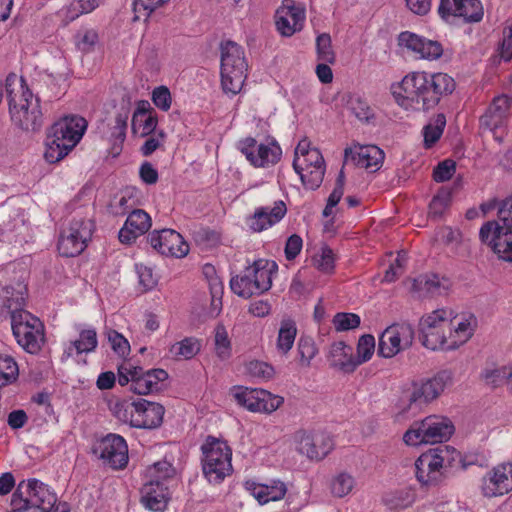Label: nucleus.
I'll return each instance as SVG.
<instances>
[{
  "mask_svg": "<svg viewBox=\"0 0 512 512\" xmlns=\"http://www.w3.org/2000/svg\"><path fill=\"white\" fill-rule=\"evenodd\" d=\"M456 87L454 79L446 73L411 72L392 86L396 102L406 110L427 111L434 108L442 97L450 95Z\"/></svg>",
  "mask_w": 512,
  "mask_h": 512,
  "instance_id": "f257e3e1",
  "label": "nucleus"
},
{
  "mask_svg": "<svg viewBox=\"0 0 512 512\" xmlns=\"http://www.w3.org/2000/svg\"><path fill=\"white\" fill-rule=\"evenodd\" d=\"M453 312L437 309L423 316L419 322L420 340L430 350L452 351L465 344L474 333L469 320L454 323Z\"/></svg>",
  "mask_w": 512,
  "mask_h": 512,
  "instance_id": "f03ea898",
  "label": "nucleus"
},
{
  "mask_svg": "<svg viewBox=\"0 0 512 512\" xmlns=\"http://www.w3.org/2000/svg\"><path fill=\"white\" fill-rule=\"evenodd\" d=\"M4 92L12 123L23 131L39 130L43 125L40 100L33 95L24 78L10 73L5 79Z\"/></svg>",
  "mask_w": 512,
  "mask_h": 512,
  "instance_id": "7ed1b4c3",
  "label": "nucleus"
},
{
  "mask_svg": "<svg viewBox=\"0 0 512 512\" xmlns=\"http://www.w3.org/2000/svg\"><path fill=\"white\" fill-rule=\"evenodd\" d=\"M175 470L168 461H159L149 466L145 472V482L141 488V503L153 512L166 509L169 497L167 482Z\"/></svg>",
  "mask_w": 512,
  "mask_h": 512,
  "instance_id": "20e7f679",
  "label": "nucleus"
},
{
  "mask_svg": "<svg viewBox=\"0 0 512 512\" xmlns=\"http://www.w3.org/2000/svg\"><path fill=\"white\" fill-rule=\"evenodd\" d=\"M277 271L274 261L258 260L230 280L231 290L242 298H250L268 291L272 286V274Z\"/></svg>",
  "mask_w": 512,
  "mask_h": 512,
  "instance_id": "39448f33",
  "label": "nucleus"
},
{
  "mask_svg": "<svg viewBox=\"0 0 512 512\" xmlns=\"http://www.w3.org/2000/svg\"><path fill=\"white\" fill-rule=\"evenodd\" d=\"M453 372L448 369L437 372L433 377L416 381L404 391L401 402L404 410H421L436 400L452 383Z\"/></svg>",
  "mask_w": 512,
  "mask_h": 512,
  "instance_id": "423d86ee",
  "label": "nucleus"
},
{
  "mask_svg": "<svg viewBox=\"0 0 512 512\" xmlns=\"http://www.w3.org/2000/svg\"><path fill=\"white\" fill-rule=\"evenodd\" d=\"M244 51L237 43L227 41L221 45V85L226 94H238L247 77Z\"/></svg>",
  "mask_w": 512,
  "mask_h": 512,
  "instance_id": "0eeeda50",
  "label": "nucleus"
},
{
  "mask_svg": "<svg viewBox=\"0 0 512 512\" xmlns=\"http://www.w3.org/2000/svg\"><path fill=\"white\" fill-rule=\"evenodd\" d=\"M202 471L212 484L221 483L233 471L232 450L225 441L209 436L201 447Z\"/></svg>",
  "mask_w": 512,
  "mask_h": 512,
  "instance_id": "6e6552de",
  "label": "nucleus"
},
{
  "mask_svg": "<svg viewBox=\"0 0 512 512\" xmlns=\"http://www.w3.org/2000/svg\"><path fill=\"white\" fill-rule=\"evenodd\" d=\"M454 432L450 419L430 415L421 421H415L403 435V441L409 446L435 444L447 441Z\"/></svg>",
  "mask_w": 512,
  "mask_h": 512,
  "instance_id": "1a4fd4ad",
  "label": "nucleus"
},
{
  "mask_svg": "<svg viewBox=\"0 0 512 512\" xmlns=\"http://www.w3.org/2000/svg\"><path fill=\"white\" fill-rule=\"evenodd\" d=\"M94 230V223L90 219L74 218L68 227L61 231L58 240V251L64 257L80 255L87 247Z\"/></svg>",
  "mask_w": 512,
  "mask_h": 512,
  "instance_id": "9d476101",
  "label": "nucleus"
},
{
  "mask_svg": "<svg viewBox=\"0 0 512 512\" xmlns=\"http://www.w3.org/2000/svg\"><path fill=\"white\" fill-rule=\"evenodd\" d=\"M13 335L17 343L28 353H38L44 342V325L31 313H21L11 321Z\"/></svg>",
  "mask_w": 512,
  "mask_h": 512,
  "instance_id": "9b49d317",
  "label": "nucleus"
},
{
  "mask_svg": "<svg viewBox=\"0 0 512 512\" xmlns=\"http://www.w3.org/2000/svg\"><path fill=\"white\" fill-rule=\"evenodd\" d=\"M448 446L430 449L421 454L415 462V475L422 485H435L443 478L445 468L450 464Z\"/></svg>",
  "mask_w": 512,
  "mask_h": 512,
  "instance_id": "f8f14e48",
  "label": "nucleus"
},
{
  "mask_svg": "<svg viewBox=\"0 0 512 512\" xmlns=\"http://www.w3.org/2000/svg\"><path fill=\"white\" fill-rule=\"evenodd\" d=\"M238 148L250 164L257 168L275 165L282 155L281 147L273 138L258 143L256 139L247 137L239 141Z\"/></svg>",
  "mask_w": 512,
  "mask_h": 512,
  "instance_id": "ddd939ff",
  "label": "nucleus"
},
{
  "mask_svg": "<svg viewBox=\"0 0 512 512\" xmlns=\"http://www.w3.org/2000/svg\"><path fill=\"white\" fill-rule=\"evenodd\" d=\"M231 396L238 405L251 412L272 413L283 403L281 396L274 395L264 389H249L244 387H233Z\"/></svg>",
  "mask_w": 512,
  "mask_h": 512,
  "instance_id": "4468645a",
  "label": "nucleus"
},
{
  "mask_svg": "<svg viewBox=\"0 0 512 512\" xmlns=\"http://www.w3.org/2000/svg\"><path fill=\"white\" fill-rule=\"evenodd\" d=\"M414 340V329L408 323L387 327L379 337L377 353L383 358H392L409 348Z\"/></svg>",
  "mask_w": 512,
  "mask_h": 512,
  "instance_id": "2eb2a0df",
  "label": "nucleus"
},
{
  "mask_svg": "<svg viewBox=\"0 0 512 512\" xmlns=\"http://www.w3.org/2000/svg\"><path fill=\"white\" fill-rule=\"evenodd\" d=\"M95 455L114 470L123 469L128 464V445L126 440L114 433H109L96 442Z\"/></svg>",
  "mask_w": 512,
  "mask_h": 512,
  "instance_id": "dca6fc26",
  "label": "nucleus"
},
{
  "mask_svg": "<svg viewBox=\"0 0 512 512\" xmlns=\"http://www.w3.org/2000/svg\"><path fill=\"white\" fill-rule=\"evenodd\" d=\"M438 14L447 23H474L482 20L484 11L480 0H440Z\"/></svg>",
  "mask_w": 512,
  "mask_h": 512,
  "instance_id": "f3484780",
  "label": "nucleus"
},
{
  "mask_svg": "<svg viewBox=\"0 0 512 512\" xmlns=\"http://www.w3.org/2000/svg\"><path fill=\"white\" fill-rule=\"evenodd\" d=\"M293 168L307 189L315 190L321 185L325 174V161L317 148L306 152L304 157H295Z\"/></svg>",
  "mask_w": 512,
  "mask_h": 512,
  "instance_id": "a211bd4d",
  "label": "nucleus"
},
{
  "mask_svg": "<svg viewBox=\"0 0 512 512\" xmlns=\"http://www.w3.org/2000/svg\"><path fill=\"white\" fill-rule=\"evenodd\" d=\"M148 241L154 250L165 256L182 258L189 252V245L173 229L155 230L149 234Z\"/></svg>",
  "mask_w": 512,
  "mask_h": 512,
  "instance_id": "6ab92c4d",
  "label": "nucleus"
},
{
  "mask_svg": "<svg viewBox=\"0 0 512 512\" xmlns=\"http://www.w3.org/2000/svg\"><path fill=\"white\" fill-rule=\"evenodd\" d=\"M512 490V463L495 466L482 478L481 491L487 498L503 496Z\"/></svg>",
  "mask_w": 512,
  "mask_h": 512,
  "instance_id": "aec40b11",
  "label": "nucleus"
},
{
  "mask_svg": "<svg viewBox=\"0 0 512 512\" xmlns=\"http://www.w3.org/2000/svg\"><path fill=\"white\" fill-rule=\"evenodd\" d=\"M296 450L310 460L319 461L333 448L332 439L324 433L299 431L295 435Z\"/></svg>",
  "mask_w": 512,
  "mask_h": 512,
  "instance_id": "412c9836",
  "label": "nucleus"
},
{
  "mask_svg": "<svg viewBox=\"0 0 512 512\" xmlns=\"http://www.w3.org/2000/svg\"><path fill=\"white\" fill-rule=\"evenodd\" d=\"M479 236L482 242L491 244L500 259L512 262V229H500L494 222H486Z\"/></svg>",
  "mask_w": 512,
  "mask_h": 512,
  "instance_id": "4be33fe9",
  "label": "nucleus"
},
{
  "mask_svg": "<svg viewBox=\"0 0 512 512\" xmlns=\"http://www.w3.org/2000/svg\"><path fill=\"white\" fill-rule=\"evenodd\" d=\"M87 129V121L78 115L65 116L54 123L50 134L60 142H64L68 148L73 149L82 139Z\"/></svg>",
  "mask_w": 512,
  "mask_h": 512,
  "instance_id": "5701e85b",
  "label": "nucleus"
},
{
  "mask_svg": "<svg viewBox=\"0 0 512 512\" xmlns=\"http://www.w3.org/2000/svg\"><path fill=\"white\" fill-rule=\"evenodd\" d=\"M305 21V9L295 5L292 0H284L276 11V27L281 35L289 37L302 30Z\"/></svg>",
  "mask_w": 512,
  "mask_h": 512,
  "instance_id": "b1692460",
  "label": "nucleus"
},
{
  "mask_svg": "<svg viewBox=\"0 0 512 512\" xmlns=\"http://www.w3.org/2000/svg\"><path fill=\"white\" fill-rule=\"evenodd\" d=\"M398 41L400 46L406 47L422 59L437 60L443 55V46L439 41L409 31L400 33Z\"/></svg>",
  "mask_w": 512,
  "mask_h": 512,
  "instance_id": "393cba45",
  "label": "nucleus"
},
{
  "mask_svg": "<svg viewBox=\"0 0 512 512\" xmlns=\"http://www.w3.org/2000/svg\"><path fill=\"white\" fill-rule=\"evenodd\" d=\"M384 160V152L375 145L354 144L344 151L345 163L352 162L354 165L376 171Z\"/></svg>",
  "mask_w": 512,
  "mask_h": 512,
  "instance_id": "a878e982",
  "label": "nucleus"
},
{
  "mask_svg": "<svg viewBox=\"0 0 512 512\" xmlns=\"http://www.w3.org/2000/svg\"><path fill=\"white\" fill-rule=\"evenodd\" d=\"M133 384L130 390L135 394L147 395L161 389V383L168 378V373L163 369H150L145 371L138 367L134 371Z\"/></svg>",
  "mask_w": 512,
  "mask_h": 512,
  "instance_id": "bb28decb",
  "label": "nucleus"
},
{
  "mask_svg": "<svg viewBox=\"0 0 512 512\" xmlns=\"http://www.w3.org/2000/svg\"><path fill=\"white\" fill-rule=\"evenodd\" d=\"M245 489L258 501L260 505L271 501H279L287 493L286 484L280 480H270L267 483H257L253 480L245 482Z\"/></svg>",
  "mask_w": 512,
  "mask_h": 512,
  "instance_id": "cd10ccee",
  "label": "nucleus"
},
{
  "mask_svg": "<svg viewBox=\"0 0 512 512\" xmlns=\"http://www.w3.org/2000/svg\"><path fill=\"white\" fill-rule=\"evenodd\" d=\"M150 227L151 218L149 214L142 209L133 210L119 231V240L121 243L131 244L139 236L146 233Z\"/></svg>",
  "mask_w": 512,
  "mask_h": 512,
  "instance_id": "c85d7f7f",
  "label": "nucleus"
},
{
  "mask_svg": "<svg viewBox=\"0 0 512 512\" xmlns=\"http://www.w3.org/2000/svg\"><path fill=\"white\" fill-rule=\"evenodd\" d=\"M287 208L283 201H276L273 207H260L248 219V225L254 232H261L278 223L286 214Z\"/></svg>",
  "mask_w": 512,
  "mask_h": 512,
  "instance_id": "c756f323",
  "label": "nucleus"
},
{
  "mask_svg": "<svg viewBox=\"0 0 512 512\" xmlns=\"http://www.w3.org/2000/svg\"><path fill=\"white\" fill-rule=\"evenodd\" d=\"M165 408L159 403L145 399L137 401L136 428L154 429L163 422Z\"/></svg>",
  "mask_w": 512,
  "mask_h": 512,
  "instance_id": "7c9ffc66",
  "label": "nucleus"
},
{
  "mask_svg": "<svg viewBox=\"0 0 512 512\" xmlns=\"http://www.w3.org/2000/svg\"><path fill=\"white\" fill-rule=\"evenodd\" d=\"M511 107V98L507 95L495 97L487 108L485 114L481 117V125L493 131L501 127L509 114Z\"/></svg>",
  "mask_w": 512,
  "mask_h": 512,
  "instance_id": "2f4dec72",
  "label": "nucleus"
},
{
  "mask_svg": "<svg viewBox=\"0 0 512 512\" xmlns=\"http://www.w3.org/2000/svg\"><path fill=\"white\" fill-rule=\"evenodd\" d=\"M29 484V502L31 508L41 512H51L57 502L56 494L49 487L37 479L26 480Z\"/></svg>",
  "mask_w": 512,
  "mask_h": 512,
  "instance_id": "473e14b6",
  "label": "nucleus"
},
{
  "mask_svg": "<svg viewBox=\"0 0 512 512\" xmlns=\"http://www.w3.org/2000/svg\"><path fill=\"white\" fill-rule=\"evenodd\" d=\"M329 362L332 367L338 368L344 373H352L357 369L352 348L341 341L331 345Z\"/></svg>",
  "mask_w": 512,
  "mask_h": 512,
  "instance_id": "72a5a7b5",
  "label": "nucleus"
},
{
  "mask_svg": "<svg viewBox=\"0 0 512 512\" xmlns=\"http://www.w3.org/2000/svg\"><path fill=\"white\" fill-rule=\"evenodd\" d=\"M26 294V287L21 284H18L17 287L7 286L3 289V304L10 313L11 321L17 314L29 313L24 309Z\"/></svg>",
  "mask_w": 512,
  "mask_h": 512,
  "instance_id": "f704fd0d",
  "label": "nucleus"
},
{
  "mask_svg": "<svg viewBox=\"0 0 512 512\" xmlns=\"http://www.w3.org/2000/svg\"><path fill=\"white\" fill-rule=\"evenodd\" d=\"M296 335V323L291 319H283L280 323L276 341V349L281 355H287L292 349Z\"/></svg>",
  "mask_w": 512,
  "mask_h": 512,
  "instance_id": "c9c22d12",
  "label": "nucleus"
},
{
  "mask_svg": "<svg viewBox=\"0 0 512 512\" xmlns=\"http://www.w3.org/2000/svg\"><path fill=\"white\" fill-rule=\"evenodd\" d=\"M98 344L97 333L94 329H84L80 332L79 338L71 341L67 348L68 355H71L74 349L77 354L89 353L96 349Z\"/></svg>",
  "mask_w": 512,
  "mask_h": 512,
  "instance_id": "e433bc0d",
  "label": "nucleus"
},
{
  "mask_svg": "<svg viewBox=\"0 0 512 512\" xmlns=\"http://www.w3.org/2000/svg\"><path fill=\"white\" fill-rule=\"evenodd\" d=\"M200 348L201 344L198 339L187 337L173 344L170 353L176 359H191L200 351Z\"/></svg>",
  "mask_w": 512,
  "mask_h": 512,
  "instance_id": "4c0bfd02",
  "label": "nucleus"
},
{
  "mask_svg": "<svg viewBox=\"0 0 512 512\" xmlns=\"http://www.w3.org/2000/svg\"><path fill=\"white\" fill-rule=\"evenodd\" d=\"M481 377L484 380L485 384L492 388L499 387L505 383L509 387L510 367H486L482 371Z\"/></svg>",
  "mask_w": 512,
  "mask_h": 512,
  "instance_id": "58836bf2",
  "label": "nucleus"
},
{
  "mask_svg": "<svg viewBox=\"0 0 512 512\" xmlns=\"http://www.w3.org/2000/svg\"><path fill=\"white\" fill-rule=\"evenodd\" d=\"M445 126L446 117L444 114L440 113L435 116L432 122L423 128L425 147H432L440 139Z\"/></svg>",
  "mask_w": 512,
  "mask_h": 512,
  "instance_id": "ea45409f",
  "label": "nucleus"
},
{
  "mask_svg": "<svg viewBox=\"0 0 512 512\" xmlns=\"http://www.w3.org/2000/svg\"><path fill=\"white\" fill-rule=\"evenodd\" d=\"M45 146L44 158L49 163H56L62 160L72 150L50 133L47 135Z\"/></svg>",
  "mask_w": 512,
  "mask_h": 512,
  "instance_id": "a19ab883",
  "label": "nucleus"
},
{
  "mask_svg": "<svg viewBox=\"0 0 512 512\" xmlns=\"http://www.w3.org/2000/svg\"><path fill=\"white\" fill-rule=\"evenodd\" d=\"M451 201L452 190L442 187L430 202L429 215L433 218H440L450 207Z\"/></svg>",
  "mask_w": 512,
  "mask_h": 512,
  "instance_id": "79ce46f5",
  "label": "nucleus"
},
{
  "mask_svg": "<svg viewBox=\"0 0 512 512\" xmlns=\"http://www.w3.org/2000/svg\"><path fill=\"white\" fill-rule=\"evenodd\" d=\"M19 375L18 365L8 355H0V388L17 380Z\"/></svg>",
  "mask_w": 512,
  "mask_h": 512,
  "instance_id": "37998d69",
  "label": "nucleus"
},
{
  "mask_svg": "<svg viewBox=\"0 0 512 512\" xmlns=\"http://www.w3.org/2000/svg\"><path fill=\"white\" fill-rule=\"evenodd\" d=\"M29 484L26 480L21 481L11 498V511L12 512H26L31 509L29 502Z\"/></svg>",
  "mask_w": 512,
  "mask_h": 512,
  "instance_id": "c03bdc74",
  "label": "nucleus"
},
{
  "mask_svg": "<svg viewBox=\"0 0 512 512\" xmlns=\"http://www.w3.org/2000/svg\"><path fill=\"white\" fill-rule=\"evenodd\" d=\"M214 345L217 356L227 359L231 355V342L227 330L223 324H218L214 329Z\"/></svg>",
  "mask_w": 512,
  "mask_h": 512,
  "instance_id": "a18cd8bd",
  "label": "nucleus"
},
{
  "mask_svg": "<svg viewBox=\"0 0 512 512\" xmlns=\"http://www.w3.org/2000/svg\"><path fill=\"white\" fill-rule=\"evenodd\" d=\"M357 355L354 356L357 367L369 361L375 351V338L371 334L362 335L357 343Z\"/></svg>",
  "mask_w": 512,
  "mask_h": 512,
  "instance_id": "49530a36",
  "label": "nucleus"
},
{
  "mask_svg": "<svg viewBox=\"0 0 512 512\" xmlns=\"http://www.w3.org/2000/svg\"><path fill=\"white\" fill-rule=\"evenodd\" d=\"M113 411L118 420L136 428L137 401L116 403Z\"/></svg>",
  "mask_w": 512,
  "mask_h": 512,
  "instance_id": "de8ad7c7",
  "label": "nucleus"
},
{
  "mask_svg": "<svg viewBox=\"0 0 512 512\" xmlns=\"http://www.w3.org/2000/svg\"><path fill=\"white\" fill-rule=\"evenodd\" d=\"M203 275L208 281L212 296V304L215 305L216 301L220 302V298L223 292V285L220 278L217 276L216 269L211 264H205L203 266Z\"/></svg>",
  "mask_w": 512,
  "mask_h": 512,
  "instance_id": "09e8293b",
  "label": "nucleus"
},
{
  "mask_svg": "<svg viewBox=\"0 0 512 512\" xmlns=\"http://www.w3.org/2000/svg\"><path fill=\"white\" fill-rule=\"evenodd\" d=\"M355 486L354 478L348 473H340L331 482V492L336 497L348 495Z\"/></svg>",
  "mask_w": 512,
  "mask_h": 512,
  "instance_id": "8fccbe9b",
  "label": "nucleus"
},
{
  "mask_svg": "<svg viewBox=\"0 0 512 512\" xmlns=\"http://www.w3.org/2000/svg\"><path fill=\"white\" fill-rule=\"evenodd\" d=\"M130 115V106L129 104H123L118 109L115 116V125L113 127L112 136L119 140L121 143L125 140L126 130H127V121Z\"/></svg>",
  "mask_w": 512,
  "mask_h": 512,
  "instance_id": "3c124183",
  "label": "nucleus"
},
{
  "mask_svg": "<svg viewBox=\"0 0 512 512\" xmlns=\"http://www.w3.org/2000/svg\"><path fill=\"white\" fill-rule=\"evenodd\" d=\"M332 323L337 332H343L358 328L361 319L355 313L339 312L334 315Z\"/></svg>",
  "mask_w": 512,
  "mask_h": 512,
  "instance_id": "603ef678",
  "label": "nucleus"
},
{
  "mask_svg": "<svg viewBox=\"0 0 512 512\" xmlns=\"http://www.w3.org/2000/svg\"><path fill=\"white\" fill-rule=\"evenodd\" d=\"M318 59L325 63H334L335 53L332 49L331 37L327 33L320 34L316 39Z\"/></svg>",
  "mask_w": 512,
  "mask_h": 512,
  "instance_id": "864d4df0",
  "label": "nucleus"
},
{
  "mask_svg": "<svg viewBox=\"0 0 512 512\" xmlns=\"http://www.w3.org/2000/svg\"><path fill=\"white\" fill-rule=\"evenodd\" d=\"M297 350L300 364L302 366L308 367L311 360L317 353V348L313 339L310 337H300L298 340Z\"/></svg>",
  "mask_w": 512,
  "mask_h": 512,
  "instance_id": "5fc2aeb1",
  "label": "nucleus"
},
{
  "mask_svg": "<svg viewBox=\"0 0 512 512\" xmlns=\"http://www.w3.org/2000/svg\"><path fill=\"white\" fill-rule=\"evenodd\" d=\"M247 372L260 380H269L274 375V368L266 362L252 360L246 365Z\"/></svg>",
  "mask_w": 512,
  "mask_h": 512,
  "instance_id": "6e6d98bb",
  "label": "nucleus"
},
{
  "mask_svg": "<svg viewBox=\"0 0 512 512\" xmlns=\"http://www.w3.org/2000/svg\"><path fill=\"white\" fill-rule=\"evenodd\" d=\"M500 229H512V197L503 200L498 207V220L493 221Z\"/></svg>",
  "mask_w": 512,
  "mask_h": 512,
  "instance_id": "4d7b16f0",
  "label": "nucleus"
},
{
  "mask_svg": "<svg viewBox=\"0 0 512 512\" xmlns=\"http://www.w3.org/2000/svg\"><path fill=\"white\" fill-rule=\"evenodd\" d=\"M435 237L437 240H440L446 246H458L462 241V234L460 230L453 229L450 226L440 227L436 233Z\"/></svg>",
  "mask_w": 512,
  "mask_h": 512,
  "instance_id": "13d9d810",
  "label": "nucleus"
},
{
  "mask_svg": "<svg viewBox=\"0 0 512 512\" xmlns=\"http://www.w3.org/2000/svg\"><path fill=\"white\" fill-rule=\"evenodd\" d=\"M169 0H134L133 7L136 13L135 18L139 19L140 15L149 17L156 9L162 7Z\"/></svg>",
  "mask_w": 512,
  "mask_h": 512,
  "instance_id": "bf43d9fd",
  "label": "nucleus"
},
{
  "mask_svg": "<svg viewBox=\"0 0 512 512\" xmlns=\"http://www.w3.org/2000/svg\"><path fill=\"white\" fill-rule=\"evenodd\" d=\"M414 286L419 289H425L428 293H440L443 286L440 277L436 274L421 275L414 280Z\"/></svg>",
  "mask_w": 512,
  "mask_h": 512,
  "instance_id": "052dcab7",
  "label": "nucleus"
},
{
  "mask_svg": "<svg viewBox=\"0 0 512 512\" xmlns=\"http://www.w3.org/2000/svg\"><path fill=\"white\" fill-rule=\"evenodd\" d=\"M108 341L111 344V348L115 353L120 356L128 355L130 352V344L128 340L120 333L115 330L107 331Z\"/></svg>",
  "mask_w": 512,
  "mask_h": 512,
  "instance_id": "680f3d73",
  "label": "nucleus"
},
{
  "mask_svg": "<svg viewBox=\"0 0 512 512\" xmlns=\"http://www.w3.org/2000/svg\"><path fill=\"white\" fill-rule=\"evenodd\" d=\"M456 171L454 160L446 159L440 162L433 171V179L436 182H445L452 178Z\"/></svg>",
  "mask_w": 512,
  "mask_h": 512,
  "instance_id": "e2e57ef3",
  "label": "nucleus"
},
{
  "mask_svg": "<svg viewBox=\"0 0 512 512\" xmlns=\"http://www.w3.org/2000/svg\"><path fill=\"white\" fill-rule=\"evenodd\" d=\"M316 268L324 273H331L334 269V253L329 247H324L320 255L313 258Z\"/></svg>",
  "mask_w": 512,
  "mask_h": 512,
  "instance_id": "0e129e2a",
  "label": "nucleus"
},
{
  "mask_svg": "<svg viewBox=\"0 0 512 512\" xmlns=\"http://www.w3.org/2000/svg\"><path fill=\"white\" fill-rule=\"evenodd\" d=\"M153 104L162 111H168L172 104L170 90L166 86L156 87L152 92Z\"/></svg>",
  "mask_w": 512,
  "mask_h": 512,
  "instance_id": "69168bd1",
  "label": "nucleus"
},
{
  "mask_svg": "<svg viewBox=\"0 0 512 512\" xmlns=\"http://www.w3.org/2000/svg\"><path fill=\"white\" fill-rule=\"evenodd\" d=\"M98 41V34L95 30L80 31L76 35V45L79 50L89 52Z\"/></svg>",
  "mask_w": 512,
  "mask_h": 512,
  "instance_id": "338daca9",
  "label": "nucleus"
},
{
  "mask_svg": "<svg viewBox=\"0 0 512 512\" xmlns=\"http://www.w3.org/2000/svg\"><path fill=\"white\" fill-rule=\"evenodd\" d=\"M351 110L360 121L368 122L374 116L370 106L361 99L351 102Z\"/></svg>",
  "mask_w": 512,
  "mask_h": 512,
  "instance_id": "774afa93",
  "label": "nucleus"
}]
</instances>
